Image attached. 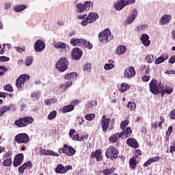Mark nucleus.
Masks as SVG:
<instances>
[{"label":"nucleus","instance_id":"25","mask_svg":"<svg viewBox=\"0 0 175 175\" xmlns=\"http://www.w3.org/2000/svg\"><path fill=\"white\" fill-rule=\"evenodd\" d=\"M172 20V16L170 15H163L160 21L161 25H165L169 24Z\"/></svg>","mask_w":175,"mask_h":175},{"label":"nucleus","instance_id":"27","mask_svg":"<svg viewBox=\"0 0 175 175\" xmlns=\"http://www.w3.org/2000/svg\"><path fill=\"white\" fill-rule=\"evenodd\" d=\"M163 122H165V118L161 116L160 117V122H159V124H158L157 122H156L155 123L152 124H151L152 128H153V129H157V128H158V126H159V128H160V129H162V124H163Z\"/></svg>","mask_w":175,"mask_h":175},{"label":"nucleus","instance_id":"59","mask_svg":"<svg viewBox=\"0 0 175 175\" xmlns=\"http://www.w3.org/2000/svg\"><path fill=\"white\" fill-rule=\"evenodd\" d=\"M9 57L6 56H0V62L3 61V62H8L9 61Z\"/></svg>","mask_w":175,"mask_h":175},{"label":"nucleus","instance_id":"16","mask_svg":"<svg viewBox=\"0 0 175 175\" xmlns=\"http://www.w3.org/2000/svg\"><path fill=\"white\" fill-rule=\"evenodd\" d=\"M23 161H24V154L23 153H19L16 154L14 159V167H17V166H20L21 163H23Z\"/></svg>","mask_w":175,"mask_h":175},{"label":"nucleus","instance_id":"55","mask_svg":"<svg viewBox=\"0 0 175 175\" xmlns=\"http://www.w3.org/2000/svg\"><path fill=\"white\" fill-rule=\"evenodd\" d=\"M150 77H151L150 75H144L142 77V81L147 83V81H150Z\"/></svg>","mask_w":175,"mask_h":175},{"label":"nucleus","instance_id":"61","mask_svg":"<svg viewBox=\"0 0 175 175\" xmlns=\"http://www.w3.org/2000/svg\"><path fill=\"white\" fill-rule=\"evenodd\" d=\"M77 121H78V124H79V125H81L83 122H84V119L81 117H78Z\"/></svg>","mask_w":175,"mask_h":175},{"label":"nucleus","instance_id":"53","mask_svg":"<svg viewBox=\"0 0 175 175\" xmlns=\"http://www.w3.org/2000/svg\"><path fill=\"white\" fill-rule=\"evenodd\" d=\"M113 68H114V64H106L104 66L105 70H110V69H113Z\"/></svg>","mask_w":175,"mask_h":175},{"label":"nucleus","instance_id":"31","mask_svg":"<svg viewBox=\"0 0 175 175\" xmlns=\"http://www.w3.org/2000/svg\"><path fill=\"white\" fill-rule=\"evenodd\" d=\"M120 134L122 136H124V137H129V136H131V135H132V129H131V128L127 127L125 130H123Z\"/></svg>","mask_w":175,"mask_h":175},{"label":"nucleus","instance_id":"45","mask_svg":"<svg viewBox=\"0 0 175 175\" xmlns=\"http://www.w3.org/2000/svg\"><path fill=\"white\" fill-rule=\"evenodd\" d=\"M82 44H83V46H84V47H85V49H89L90 50H91V49H92V44H91L90 42H88L87 40H83Z\"/></svg>","mask_w":175,"mask_h":175},{"label":"nucleus","instance_id":"15","mask_svg":"<svg viewBox=\"0 0 175 175\" xmlns=\"http://www.w3.org/2000/svg\"><path fill=\"white\" fill-rule=\"evenodd\" d=\"M76 133V130L75 129H70L69 131V136L72 140H74V142H83L84 140V136L79 137V134H75Z\"/></svg>","mask_w":175,"mask_h":175},{"label":"nucleus","instance_id":"34","mask_svg":"<svg viewBox=\"0 0 175 175\" xmlns=\"http://www.w3.org/2000/svg\"><path fill=\"white\" fill-rule=\"evenodd\" d=\"M53 46L55 49H66V44L62 42H57L55 43Z\"/></svg>","mask_w":175,"mask_h":175},{"label":"nucleus","instance_id":"60","mask_svg":"<svg viewBox=\"0 0 175 175\" xmlns=\"http://www.w3.org/2000/svg\"><path fill=\"white\" fill-rule=\"evenodd\" d=\"M170 117L171 120H175V109L170 113Z\"/></svg>","mask_w":175,"mask_h":175},{"label":"nucleus","instance_id":"6","mask_svg":"<svg viewBox=\"0 0 175 175\" xmlns=\"http://www.w3.org/2000/svg\"><path fill=\"white\" fill-rule=\"evenodd\" d=\"M14 142L18 144H27L29 143V135L25 133L17 134L14 137Z\"/></svg>","mask_w":175,"mask_h":175},{"label":"nucleus","instance_id":"64","mask_svg":"<svg viewBox=\"0 0 175 175\" xmlns=\"http://www.w3.org/2000/svg\"><path fill=\"white\" fill-rule=\"evenodd\" d=\"M175 152V145L170 146V152H171V154H173V152Z\"/></svg>","mask_w":175,"mask_h":175},{"label":"nucleus","instance_id":"17","mask_svg":"<svg viewBox=\"0 0 175 175\" xmlns=\"http://www.w3.org/2000/svg\"><path fill=\"white\" fill-rule=\"evenodd\" d=\"M32 162L27 161L19 167L18 170V173L21 174H24V170H25V169H32Z\"/></svg>","mask_w":175,"mask_h":175},{"label":"nucleus","instance_id":"12","mask_svg":"<svg viewBox=\"0 0 175 175\" xmlns=\"http://www.w3.org/2000/svg\"><path fill=\"white\" fill-rule=\"evenodd\" d=\"M46 49V43H44V41H42V40H38L34 44V50L37 53H41V51H43Z\"/></svg>","mask_w":175,"mask_h":175},{"label":"nucleus","instance_id":"58","mask_svg":"<svg viewBox=\"0 0 175 175\" xmlns=\"http://www.w3.org/2000/svg\"><path fill=\"white\" fill-rule=\"evenodd\" d=\"M136 2V0H125L124 3L126 6H128V5H132V3H135Z\"/></svg>","mask_w":175,"mask_h":175},{"label":"nucleus","instance_id":"1","mask_svg":"<svg viewBox=\"0 0 175 175\" xmlns=\"http://www.w3.org/2000/svg\"><path fill=\"white\" fill-rule=\"evenodd\" d=\"M162 87H163V84H162V82H158V81L155 79H152L150 83H149L150 92H151V94H153V95H158V94H161Z\"/></svg>","mask_w":175,"mask_h":175},{"label":"nucleus","instance_id":"49","mask_svg":"<svg viewBox=\"0 0 175 175\" xmlns=\"http://www.w3.org/2000/svg\"><path fill=\"white\" fill-rule=\"evenodd\" d=\"M31 98H34L35 99H39L40 97V92L36 91L33 92L31 94Z\"/></svg>","mask_w":175,"mask_h":175},{"label":"nucleus","instance_id":"20","mask_svg":"<svg viewBox=\"0 0 175 175\" xmlns=\"http://www.w3.org/2000/svg\"><path fill=\"white\" fill-rule=\"evenodd\" d=\"M140 39L144 46L148 47V46L151 44V41H150V36L148 35L142 34Z\"/></svg>","mask_w":175,"mask_h":175},{"label":"nucleus","instance_id":"22","mask_svg":"<svg viewBox=\"0 0 175 175\" xmlns=\"http://www.w3.org/2000/svg\"><path fill=\"white\" fill-rule=\"evenodd\" d=\"M136 159H137V156H133L129 161L131 169H133V170L137 167V161Z\"/></svg>","mask_w":175,"mask_h":175},{"label":"nucleus","instance_id":"50","mask_svg":"<svg viewBox=\"0 0 175 175\" xmlns=\"http://www.w3.org/2000/svg\"><path fill=\"white\" fill-rule=\"evenodd\" d=\"M33 62V59L32 58V57H28L25 61V64L27 66H31Z\"/></svg>","mask_w":175,"mask_h":175},{"label":"nucleus","instance_id":"56","mask_svg":"<svg viewBox=\"0 0 175 175\" xmlns=\"http://www.w3.org/2000/svg\"><path fill=\"white\" fill-rule=\"evenodd\" d=\"M172 132H173V126H170L165 133L166 136H170V135H172Z\"/></svg>","mask_w":175,"mask_h":175},{"label":"nucleus","instance_id":"19","mask_svg":"<svg viewBox=\"0 0 175 175\" xmlns=\"http://www.w3.org/2000/svg\"><path fill=\"white\" fill-rule=\"evenodd\" d=\"M137 10H133L131 12V15L129 16V17L126 19V23L127 24H132L135 21L136 17H137Z\"/></svg>","mask_w":175,"mask_h":175},{"label":"nucleus","instance_id":"38","mask_svg":"<svg viewBox=\"0 0 175 175\" xmlns=\"http://www.w3.org/2000/svg\"><path fill=\"white\" fill-rule=\"evenodd\" d=\"M76 8L77 9V12H78V13H83V12H84V10H85L84 4H83L81 3L77 4Z\"/></svg>","mask_w":175,"mask_h":175},{"label":"nucleus","instance_id":"47","mask_svg":"<svg viewBox=\"0 0 175 175\" xmlns=\"http://www.w3.org/2000/svg\"><path fill=\"white\" fill-rule=\"evenodd\" d=\"M146 61L148 64H152L154 61V56L152 55H148L146 57Z\"/></svg>","mask_w":175,"mask_h":175},{"label":"nucleus","instance_id":"29","mask_svg":"<svg viewBox=\"0 0 175 175\" xmlns=\"http://www.w3.org/2000/svg\"><path fill=\"white\" fill-rule=\"evenodd\" d=\"M126 51V46L121 45L117 47L116 53L118 55H122Z\"/></svg>","mask_w":175,"mask_h":175},{"label":"nucleus","instance_id":"42","mask_svg":"<svg viewBox=\"0 0 175 175\" xmlns=\"http://www.w3.org/2000/svg\"><path fill=\"white\" fill-rule=\"evenodd\" d=\"M119 90L120 92H125L126 90H129V86L127 83H122Z\"/></svg>","mask_w":175,"mask_h":175},{"label":"nucleus","instance_id":"40","mask_svg":"<svg viewBox=\"0 0 175 175\" xmlns=\"http://www.w3.org/2000/svg\"><path fill=\"white\" fill-rule=\"evenodd\" d=\"M127 109H129L130 111H132V110H135V109H136V103L129 101L127 104Z\"/></svg>","mask_w":175,"mask_h":175},{"label":"nucleus","instance_id":"9","mask_svg":"<svg viewBox=\"0 0 175 175\" xmlns=\"http://www.w3.org/2000/svg\"><path fill=\"white\" fill-rule=\"evenodd\" d=\"M124 76L129 80L135 77L136 76V70H135V67L130 66L127 67V68L124 70Z\"/></svg>","mask_w":175,"mask_h":175},{"label":"nucleus","instance_id":"26","mask_svg":"<svg viewBox=\"0 0 175 175\" xmlns=\"http://www.w3.org/2000/svg\"><path fill=\"white\" fill-rule=\"evenodd\" d=\"M173 92V88H169V86H164L161 88V91L160 94H161V96H163L165 94L170 95Z\"/></svg>","mask_w":175,"mask_h":175},{"label":"nucleus","instance_id":"48","mask_svg":"<svg viewBox=\"0 0 175 175\" xmlns=\"http://www.w3.org/2000/svg\"><path fill=\"white\" fill-rule=\"evenodd\" d=\"M94 118H95V114L94 113H89L85 116V119L87 120L88 121H92Z\"/></svg>","mask_w":175,"mask_h":175},{"label":"nucleus","instance_id":"37","mask_svg":"<svg viewBox=\"0 0 175 175\" xmlns=\"http://www.w3.org/2000/svg\"><path fill=\"white\" fill-rule=\"evenodd\" d=\"M25 9H27V5H16L14 8V10L17 12H23Z\"/></svg>","mask_w":175,"mask_h":175},{"label":"nucleus","instance_id":"35","mask_svg":"<svg viewBox=\"0 0 175 175\" xmlns=\"http://www.w3.org/2000/svg\"><path fill=\"white\" fill-rule=\"evenodd\" d=\"M10 109H11V107L9 105L1 107V108L0 109V117H2V116L5 114V113H6L7 111H9Z\"/></svg>","mask_w":175,"mask_h":175},{"label":"nucleus","instance_id":"23","mask_svg":"<svg viewBox=\"0 0 175 175\" xmlns=\"http://www.w3.org/2000/svg\"><path fill=\"white\" fill-rule=\"evenodd\" d=\"M120 137H122V134H121V133H116L111 135L109 137V142H111V143H117Z\"/></svg>","mask_w":175,"mask_h":175},{"label":"nucleus","instance_id":"62","mask_svg":"<svg viewBox=\"0 0 175 175\" xmlns=\"http://www.w3.org/2000/svg\"><path fill=\"white\" fill-rule=\"evenodd\" d=\"M144 29H146V25H139V26L137 27V30L138 31H143Z\"/></svg>","mask_w":175,"mask_h":175},{"label":"nucleus","instance_id":"7","mask_svg":"<svg viewBox=\"0 0 175 175\" xmlns=\"http://www.w3.org/2000/svg\"><path fill=\"white\" fill-rule=\"evenodd\" d=\"M99 18V15L95 12H90L88 16L82 21L81 25L83 27H85L88 24H91V23H95L96 20Z\"/></svg>","mask_w":175,"mask_h":175},{"label":"nucleus","instance_id":"43","mask_svg":"<svg viewBox=\"0 0 175 175\" xmlns=\"http://www.w3.org/2000/svg\"><path fill=\"white\" fill-rule=\"evenodd\" d=\"M12 155H13V153L11 151H8L3 154L2 159H12Z\"/></svg>","mask_w":175,"mask_h":175},{"label":"nucleus","instance_id":"10","mask_svg":"<svg viewBox=\"0 0 175 175\" xmlns=\"http://www.w3.org/2000/svg\"><path fill=\"white\" fill-rule=\"evenodd\" d=\"M72 165H67L66 167H64L62 164H58L55 169V173H58L59 174H64V173H66L68 170H72Z\"/></svg>","mask_w":175,"mask_h":175},{"label":"nucleus","instance_id":"52","mask_svg":"<svg viewBox=\"0 0 175 175\" xmlns=\"http://www.w3.org/2000/svg\"><path fill=\"white\" fill-rule=\"evenodd\" d=\"M162 62H165V59L161 56L156 59L154 61V64H156V65H159V64H162Z\"/></svg>","mask_w":175,"mask_h":175},{"label":"nucleus","instance_id":"13","mask_svg":"<svg viewBox=\"0 0 175 175\" xmlns=\"http://www.w3.org/2000/svg\"><path fill=\"white\" fill-rule=\"evenodd\" d=\"M83 56V51L79 48H74L71 53V57L72 59L75 61H79L80 58Z\"/></svg>","mask_w":175,"mask_h":175},{"label":"nucleus","instance_id":"54","mask_svg":"<svg viewBox=\"0 0 175 175\" xmlns=\"http://www.w3.org/2000/svg\"><path fill=\"white\" fill-rule=\"evenodd\" d=\"M0 70H3V72H0V76H3L5 75L3 72H8V68L5 66H0Z\"/></svg>","mask_w":175,"mask_h":175},{"label":"nucleus","instance_id":"30","mask_svg":"<svg viewBox=\"0 0 175 175\" xmlns=\"http://www.w3.org/2000/svg\"><path fill=\"white\" fill-rule=\"evenodd\" d=\"M62 113L65 114L66 113L73 111V110H75V106L72 105H66L62 107Z\"/></svg>","mask_w":175,"mask_h":175},{"label":"nucleus","instance_id":"57","mask_svg":"<svg viewBox=\"0 0 175 175\" xmlns=\"http://www.w3.org/2000/svg\"><path fill=\"white\" fill-rule=\"evenodd\" d=\"M91 69H92L91 64H86L84 67V70H85V72H90Z\"/></svg>","mask_w":175,"mask_h":175},{"label":"nucleus","instance_id":"39","mask_svg":"<svg viewBox=\"0 0 175 175\" xmlns=\"http://www.w3.org/2000/svg\"><path fill=\"white\" fill-rule=\"evenodd\" d=\"M69 145L65 144L62 148H59V154H65L66 155L68 152V147Z\"/></svg>","mask_w":175,"mask_h":175},{"label":"nucleus","instance_id":"14","mask_svg":"<svg viewBox=\"0 0 175 175\" xmlns=\"http://www.w3.org/2000/svg\"><path fill=\"white\" fill-rule=\"evenodd\" d=\"M103 153L102 150L97 149L96 151L92 152L90 158H92V159H96L97 162H100V161L103 160V157H102Z\"/></svg>","mask_w":175,"mask_h":175},{"label":"nucleus","instance_id":"33","mask_svg":"<svg viewBox=\"0 0 175 175\" xmlns=\"http://www.w3.org/2000/svg\"><path fill=\"white\" fill-rule=\"evenodd\" d=\"M114 172H116V167H112L111 168H107V169L103 170V174L110 175V174H113V173H114Z\"/></svg>","mask_w":175,"mask_h":175},{"label":"nucleus","instance_id":"11","mask_svg":"<svg viewBox=\"0 0 175 175\" xmlns=\"http://www.w3.org/2000/svg\"><path fill=\"white\" fill-rule=\"evenodd\" d=\"M109 125H110V118H106V116L103 115L101 119V128H102L103 132H107Z\"/></svg>","mask_w":175,"mask_h":175},{"label":"nucleus","instance_id":"2","mask_svg":"<svg viewBox=\"0 0 175 175\" xmlns=\"http://www.w3.org/2000/svg\"><path fill=\"white\" fill-rule=\"evenodd\" d=\"M33 122V118L31 116H25L19 118L17 120H15L14 125L17 128H26L28 125H31Z\"/></svg>","mask_w":175,"mask_h":175},{"label":"nucleus","instance_id":"41","mask_svg":"<svg viewBox=\"0 0 175 175\" xmlns=\"http://www.w3.org/2000/svg\"><path fill=\"white\" fill-rule=\"evenodd\" d=\"M3 161L2 162V165L3 166H5V167H10V166H12V159H3Z\"/></svg>","mask_w":175,"mask_h":175},{"label":"nucleus","instance_id":"46","mask_svg":"<svg viewBox=\"0 0 175 175\" xmlns=\"http://www.w3.org/2000/svg\"><path fill=\"white\" fill-rule=\"evenodd\" d=\"M129 125V121L128 120L122 121L120 123V129H124V128H126Z\"/></svg>","mask_w":175,"mask_h":175},{"label":"nucleus","instance_id":"32","mask_svg":"<svg viewBox=\"0 0 175 175\" xmlns=\"http://www.w3.org/2000/svg\"><path fill=\"white\" fill-rule=\"evenodd\" d=\"M76 154V149L73 148V147L68 146L66 155L68 157H73Z\"/></svg>","mask_w":175,"mask_h":175},{"label":"nucleus","instance_id":"5","mask_svg":"<svg viewBox=\"0 0 175 175\" xmlns=\"http://www.w3.org/2000/svg\"><path fill=\"white\" fill-rule=\"evenodd\" d=\"M99 41L102 43H107L111 40V33H110V29H106L101 31L98 34Z\"/></svg>","mask_w":175,"mask_h":175},{"label":"nucleus","instance_id":"36","mask_svg":"<svg viewBox=\"0 0 175 175\" xmlns=\"http://www.w3.org/2000/svg\"><path fill=\"white\" fill-rule=\"evenodd\" d=\"M83 6L85 7V11L88 12L90 9L94 7V3L92 1H85L83 4Z\"/></svg>","mask_w":175,"mask_h":175},{"label":"nucleus","instance_id":"3","mask_svg":"<svg viewBox=\"0 0 175 175\" xmlns=\"http://www.w3.org/2000/svg\"><path fill=\"white\" fill-rule=\"evenodd\" d=\"M119 153L120 152L117 148L114 146H109L105 152V157L106 158H109L112 161H114V159H117L118 158Z\"/></svg>","mask_w":175,"mask_h":175},{"label":"nucleus","instance_id":"8","mask_svg":"<svg viewBox=\"0 0 175 175\" xmlns=\"http://www.w3.org/2000/svg\"><path fill=\"white\" fill-rule=\"evenodd\" d=\"M31 77L28 75L24 74L19 76L16 81V87L18 88V90H23V87H24V83H25L27 80H29Z\"/></svg>","mask_w":175,"mask_h":175},{"label":"nucleus","instance_id":"4","mask_svg":"<svg viewBox=\"0 0 175 175\" xmlns=\"http://www.w3.org/2000/svg\"><path fill=\"white\" fill-rule=\"evenodd\" d=\"M69 65V61L66 57H62L55 64V68L59 70V72H65L68 69V66Z\"/></svg>","mask_w":175,"mask_h":175},{"label":"nucleus","instance_id":"24","mask_svg":"<svg viewBox=\"0 0 175 175\" xmlns=\"http://www.w3.org/2000/svg\"><path fill=\"white\" fill-rule=\"evenodd\" d=\"M125 6H126L125 1L122 0H119L114 4V8L116 10H122Z\"/></svg>","mask_w":175,"mask_h":175},{"label":"nucleus","instance_id":"51","mask_svg":"<svg viewBox=\"0 0 175 175\" xmlns=\"http://www.w3.org/2000/svg\"><path fill=\"white\" fill-rule=\"evenodd\" d=\"M4 90L8 92H13V87L10 84L5 85L4 86Z\"/></svg>","mask_w":175,"mask_h":175},{"label":"nucleus","instance_id":"18","mask_svg":"<svg viewBox=\"0 0 175 175\" xmlns=\"http://www.w3.org/2000/svg\"><path fill=\"white\" fill-rule=\"evenodd\" d=\"M40 155H51L52 157H59V154L51 150L40 149Z\"/></svg>","mask_w":175,"mask_h":175},{"label":"nucleus","instance_id":"28","mask_svg":"<svg viewBox=\"0 0 175 175\" xmlns=\"http://www.w3.org/2000/svg\"><path fill=\"white\" fill-rule=\"evenodd\" d=\"M83 39H77L75 38H73L70 40V44H72V46H81L83 44Z\"/></svg>","mask_w":175,"mask_h":175},{"label":"nucleus","instance_id":"21","mask_svg":"<svg viewBox=\"0 0 175 175\" xmlns=\"http://www.w3.org/2000/svg\"><path fill=\"white\" fill-rule=\"evenodd\" d=\"M126 144L133 148H137L139 147V143L134 138H129L126 140Z\"/></svg>","mask_w":175,"mask_h":175},{"label":"nucleus","instance_id":"63","mask_svg":"<svg viewBox=\"0 0 175 175\" xmlns=\"http://www.w3.org/2000/svg\"><path fill=\"white\" fill-rule=\"evenodd\" d=\"M175 62V56H172L169 59L170 64H174Z\"/></svg>","mask_w":175,"mask_h":175},{"label":"nucleus","instance_id":"44","mask_svg":"<svg viewBox=\"0 0 175 175\" xmlns=\"http://www.w3.org/2000/svg\"><path fill=\"white\" fill-rule=\"evenodd\" d=\"M57 117V111H53L48 115V120H54Z\"/></svg>","mask_w":175,"mask_h":175}]
</instances>
